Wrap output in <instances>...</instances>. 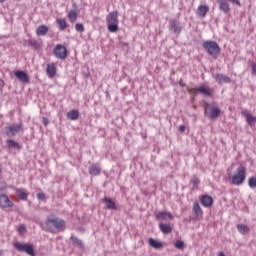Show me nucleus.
Returning <instances> with one entry per match:
<instances>
[{
    "mask_svg": "<svg viewBox=\"0 0 256 256\" xmlns=\"http://www.w3.org/2000/svg\"><path fill=\"white\" fill-rule=\"evenodd\" d=\"M46 229L49 233H55V229L58 231H65V220L57 218L55 215H50L45 221Z\"/></svg>",
    "mask_w": 256,
    "mask_h": 256,
    "instance_id": "nucleus-1",
    "label": "nucleus"
},
{
    "mask_svg": "<svg viewBox=\"0 0 256 256\" xmlns=\"http://www.w3.org/2000/svg\"><path fill=\"white\" fill-rule=\"evenodd\" d=\"M202 47L212 59H219L221 56V46L216 41L206 40L203 42Z\"/></svg>",
    "mask_w": 256,
    "mask_h": 256,
    "instance_id": "nucleus-2",
    "label": "nucleus"
},
{
    "mask_svg": "<svg viewBox=\"0 0 256 256\" xmlns=\"http://www.w3.org/2000/svg\"><path fill=\"white\" fill-rule=\"evenodd\" d=\"M204 115L210 121H216V119L221 117V108L219 106H212L210 103H204Z\"/></svg>",
    "mask_w": 256,
    "mask_h": 256,
    "instance_id": "nucleus-3",
    "label": "nucleus"
},
{
    "mask_svg": "<svg viewBox=\"0 0 256 256\" xmlns=\"http://www.w3.org/2000/svg\"><path fill=\"white\" fill-rule=\"evenodd\" d=\"M14 249L19 251V253H26L29 256H35V244L33 243H23L19 241H15L12 243Z\"/></svg>",
    "mask_w": 256,
    "mask_h": 256,
    "instance_id": "nucleus-4",
    "label": "nucleus"
},
{
    "mask_svg": "<svg viewBox=\"0 0 256 256\" xmlns=\"http://www.w3.org/2000/svg\"><path fill=\"white\" fill-rule=\"evenodd\" d=\"M188 93L193 95H203V97H213V88L209 85L202 83L200 86L195 88H187Z\"/></svg>",
    "mask_w": 256,
    "mask_h": 256,
    "instance_id": "nucleus-5",
    "label": "nucleus"
},
{
    "mask_svg": "<svg viewBox=\"0 0 256 256\" xmlns=\"http://www.w3.org/2000/svg\"><path fill=\"white\" fill-rule=\"evenodd\" d=\"M245 179H247V169L245 166L240 165L236 170V174L232 176V185H243Z\"/></svg>",
    "mask_w": 256,
    "mask_h": 256,
    "instance_id": "nucleus-6",
    "label": "nucleus"
},
{
    "mask_svg": "<svg viewBox=\"0 0 256 256\" xmlns=\"http://www.w3.org/2000/svg\"><path fill=\"white\" fill-rule=\"evenodd\" d=\"M21 129H23V125L12 124L10 126L2 128L1 133L6 137H15L16 135H18V133H21Z\"/></svg>",
    "mask_w": 256,
    "mask_h": 256,
    "instance_id": "nucleus-7",
    "label": "nucleus"
},
{
    "mask_svg": "<svg viewBox=\"0 0 256 256\" xmlns=\"http://www.w3.org/2000/svg\"><path fill=\"white\" fill-rule=\"evenodd\" d=\"M53 53L57 59H62L65 61L66 57H69V52L67 47L63 44H58L54 47Z\"/></svg>",
    "mask_w": 256,
    "mask_h": 256,
    "instance_id": "nucleus-8",
    "label": "nucleus"
},
{
    "mask_svg": "<svg viewBox=\"0 0 256 256\" xmlns=\"http://www.w3.org/2000/svg\"><path fill=\"white\" fill-rule=\"evenodd\" d=\"M168 29L171 33H174V35H181V31H183V27L181 26V23H179V20L177 19H170Z\"/></svg>",
    "mask_w": 256,
    "mask_h": 256,
    "instance_id": "nucleus-9",
    "label": "nucleus"
},
{
    "mask_svg": "<svg viewBox=\"0 0 256 256\" xmlns=\"http://www.w3.org/2000/svg\"><path fill=\"white\" fill-rule=\"evenodd\" d=\"M102 203L105 204L104 209L106 211H117V202H115V200H113V198L105 196L102 199Z\"/></svg>",
    "mask_w": 256,
    "mask_h": 256,
    "instance_id": "nucleus-10",
    "label": "nucleus"
},
{
    "mask_svg": "<svg viewBox=\"0 0 256 256\" xmlns=\"http://www.w3.org/2000/svg\"><path fill=\"white\" fill-rule=\"evenodd\" d=\"M200 203L202 207H206V209H209L213 207V203H215V201L213 200L211 195L203 194L200 196Z\"/></svg>",
    "mask_w": 256,
    "mask_h": 256,
    "instance_id": "nucleus-11",
    "label": "nucleus"
},
{
    "mask_svg": "<svg viewBox=\"0 0 256 256\" xmlns=\"http://www.w3.org/2000/svg\"><path fill=\"white\" fill-rule=\"evenodd\" d=\"M13 201L9 199L7 194H0V209H9L13 207Z\"/></svg>",
    "mask_w": 256,
    "mask_h": 256,
    "instance_id": "nucleus-12",
    "label": "nucleus"
},
{
    "mask_svg": "<svg viewBox=\"0 0 256 256\" xmlns=\"http://www.w3.org/2000/svg\"><path fill=\"white\" fill-rule=\"evenodd\" d=\"M155 219L156 221H173V219H175V216H173L171 212L160 211L155 214Z\"/></svg>",
    "mask_w": 256,
    "mask_h": 256,
    "instance_id": "nucleus-13",
    "label": "nucleus"
},
{
    "mask_svg": "<svg viewBox=\"0 0 256 256\" xmlns=\"http://www.w3.org/2000/svg\"><path fill=\"white\" fill-rule=\"evenodd\" d=\"M14 77H16V79H18L20 83L27 84L30 82L29 74H27V72H25L24 70L14 71Z\"/></svg>",
    "mask_w": 256,
    "mask_h": 256,
    "instance_id": "nucleus-14",
    "label": "nucleus"
},
{
    "mask_svg": "<svg viewBox=\"0 0 256 256\" xmlns=\"http://www.w3.org/2000/svg\"><path fill=\"white\" fill-rule=\"evenodd\" d=\"M213 79H215V82L219 83V85H223V83H231V78L225 74H213Z\"/></svg>",
    "mask_w": 256,
    "mask_h": 256,
    "instance_id": "nucleus-15",
    "label": "nucleus"
},
{
    "mask_svg": "<svg viewBox=\"0 0 256 256\" xmlns=\"http://www.w3.org/2000/svg\"><path fill=\"white\" fill-rule=\"evenodd\" d=\"M192 212L194 213V221H197L199 217H203V209H201L199 202H194Z\"/></svg>",
    "mask_w": 256,
    "mask_h": 256,
    "instance_id": "nucleus-16",
    "label": "nucleus"
},
{
    "mask_svg": "<svg viewBox=\"0 0 256 256\" xmlns=\"http://www.w3.org/2000/svg\"><path fill=\"white\" fill-rule=\"evenodd\" d=\"M242 115L243 117H245L246 122L248 125H250V127H252V125H255L256 116H253V114H250L247 110L242 111Z\"/></svg>",
    "mask_w": 256,
    "mask_h": 256,
    "instance_id": "nucleus-17",
    "label": "nucleus"
},
{
    "mask_svg": "<svg viewBox=\"0 0 256 256\" xmlns=\"http://www.w3.org/2000/svg\"><path fill=\"white\" fill-rule=\"evenodd\" d=\"M101 171V167H99L97 164H91L88 168L89 175H92L93 177L101 175Z\"/></svg>",
    "mask_w": 256,
    "mask_h": 256,
    "instance_id": "nucleus-18",
    "label": "nucleus"
},
{
    "mask_svg": "<svg viewBox=\"0 0 256 256\" xmlns=\"http://www.w3.org/2000/svg\"><path fill=\"white\" fill-rule=\"evenodd\" d=\"M159 229L164 235H169V233H173V226L171 224L161 222L159 223Z\"/></svg>",
    "mask_w": 256,
    "mask_h": 256,
    "instance_id": "nucleus-19",
    "label": "nucleus"
},
{
    "mask_svg": "<svg viewBox=\"0 0 256 256\" xmlns=\"http://www.w3.org/2000/svg\"><path fill=\"white\" fill-rule=\"evenodd\" d=\"M148 244L152 247V249L161 250L164 247L163 242H161L155 238H148Z\"/></svg>",
    "mask_w": 256,
    "mask_h": 256,
    "instance_id": "nucleus-20",
    "label": "nucleus"
},
{
    "mask_svg": "<svg viewBox=\"0 0 256 256\" xmlns=\"http://www.w3.org/2000/svg\"><path fill=\"white\" fill-rule=\"evenodd\" d=\"M7 149H17V151H21L23 147L19 142L13 140V139H7L6 140Z\"/></svg>",
    "mask_w": 256,
    "mask_h": 256,
    "instance_id": "nucleus-21",
    "label": "nucleus"
},
{
    "mask_svg": "<svg viewBox=\"0 0 256 256\" xmlns=\"http://www.w3.org/2000/svg\"><path fill=\"white\" fill-rule=\"evenodd\" d=\"M217 3L219 4V10L222 13H225V15H227V13H229V11H231V8L229 7V3H227V1L217 0Z\"/></svg>",
    "mask_w": 256,
    "mask_h": 256,
    "instance_id": "nucleus-22",
    "label": "nucleus"
},
{
    "mask_svg": "<svg viewBox=\"0 0 256 256\" xmlns=\"http://www.w3.org/2000/svg\"><path fill=\"white\" fill-rule=\"evenodd\" d=\"M119 12L113 11L106 16L107 23H119Z\"/></svg>",
    "mask_w": 256,
    "mask_h": 256,
    "instance_id": "nucleus-23",
    "label": "nucleus"
},
{
    "mask_svg": "<svg viewBox=\"0 0 256 256\" xmlns=\"http://www.w3.org/2000/svg\"><path fill=\"white\" fill-rule=\"evenodd\" d=\"M48 33H49V28L45 24L38 26L36 29V35L38 37H45V35H47Z\"/></svg>",
    "mask_w": 256,
    "mask_h": 256,
    "instance_id": "nucleus-24",
    "label": "nucleus"
},
{
    "mask_svg": "<svg viewBox=\"0 0 256 256\" xmlns=\"http://www.w3.org/2000/svg\"><path fill=\"white\" fill-rule=\"evenodd\" d=\"M46 73H47L48 77L53 79V77H55V75H57V66H55V64H47Z\"/></svg>",
    "mask_w": 256,
    "mask_h": 256,
    "instance_id": "nucleus-25",
    "label": "nucleus"
},
{
    "mask_svg": "<svg viewBox=\"0 0 256 256\" xmlns=\"http://www.w3.org/2000/svg\"><path fill=\"white\" fill-rule=\"evenodd\" d=\"M70 241H72V245L74 247H78L79 249H85V244H83V241L79 239L77 236H71Z\"/></svg>",
    "mask_w": 256,
    "mask_h": 256,
    "instance_id": "nucleus-26",
    "label": "nucleus"
},
{
    "mask_svg": "<svg viewBox=\"0 0 256 256\" xmlns=\"http://www.w3.org/2000/svg\"><path fill=\"white\" fill-rule=\"evenodd\" d=\"M207 13H209V6L201 4L197 9V15L207 17Z\"/></svg>",
    "mask_w": 256,
    "mask_h": 256,
    "instance_id": "nucleus-27",
    "label": "nucleus"
},
{
    "mask_svg": "<svg viewBox=\"0 0 256 256\" xmlns=\"http://www.w3.org/2000/svg\"><path fill=\"white\" fill-rule=\"evenodd\" d=\"M16 195L18 196V199H20V201H27L29 197V193L21 188H16Z\"/></svg>",
    "mask_w": 256,
    "mask_h": 256,
    "instance_id": "nucleus-28",
    "label": "nucleus"
},
{
    "mask_svg": "<svg viewBox=\"0 0 256 256\" xmlns=\"http://www.w3.org/2000/svg\"><path fill=\"white\" fill-rule=\"evenodd\" d=\"M67 119L70 121H77L79 119V110L72 109L66 114Z\"/></svg>",
    "mask_w": 256,
    "mask_h": 256,
    "instance_id": "nucleus-29",
    "label": "nucleus"
},
{
    "mask_svg": "<svg viewBox=\"0 0 256 256\" xmlns=\"http://www.w3.org/2000/svg\"><path fill=\"white\" fill-rule=\"evenodd\" d=\"M107 29L110 33L119 31V22H107Z\"/></svg>",
    "mask_w": 256,
    "mask_h": 256,
    "instance_id": "nucleus-30",
    "label": "nucleus"
},
{
    "mask_svg": "<svg viewBox=\"0 0 256 256\" xmlns=\"http://www.w3.org/2000/svg\"><path fill=\"white\" fill-rule=\"evenodd\" d=\"M56 23L60 29V31H65L67 29V20L65 18H58Z\"/></svg>",
    "mask_w": 256,
    "mask_h": 256,
    "instance_id": "nucleus-31",
    "label": "nucleus"
},
{
    "mask_svg": "<svg viewBox=\"0 0 256 256\" xmlns=\"http://www.w3.org/2000/svg\"><path fill=\"white\" fill-rule=\"evenodd\" d=\"M28 45L29 47H33V49H35V51H39V49H41V47H43L41 45V43H39L37 40L35 39H29L28 40Z\"/></svg>",
    "mask_w": 256,
    "mask_h": 256,
    "instance_id": "nucleus-32",
    "label": "nucleus"
},
{
    "mask_svg": "<svg viewBox=\"0 0 256 256\" xmlns=\"http://www.w3.org/2000/svg\"><path fill=\"white\" fill-rule=\"evenodd\" d=\"M237 229L241 233V235H245V233H249V231H250L249 226H247L245 224H238Z\"/></svg>",
    "mask_w": 256,
    "mask_h": 256,
    "instance_id": "nucleus-33",
    "label": "nucleus"
},
{
    "mask_svg": "<svg viewBox=\"0 0 256 256\" xmlns=\"http://www.w3.org/2000/svg\"><path fill=\"white\" fill-rule=\"evenodd\" d=\"M77 17H78L77 11H75V10L69 11L68 19H70L71 23H75V21H77Z\"/></svg>",
    "mask_w": 256,
    "mask_h": 256,
    "instance_id": "nucleus-34",
    "label": "nucleus"
},
{
    "mask_svg": "<svg viewBox=\"0 0 256 256\" xmlns=\"http://www.w3.org/2000/svg\"><path fill=\"white\" fill-rule=\"evenodd\" d=\"M190 185H193L196 187V189L201 185V180L197 176H193L192 179L190 180Z\"/></svg>",
    "mask_w": 256,
    "mask_h": 256,
    "instance_id": "nucleus-35",
    "label": "nucleus"
},
{
    "mask_svg": "<svg viewBox=\"0 0 256 256\" xmlns=\"http://www.w3.org/2000/svg\"><path fill=\"white\" fill-rule=\"evenodd\" d=\"M174 247L182 251V249H185V242L183 240H177L176 243H174Z\"/></svg>",
    "mask_w": 256,
    "mask_h": 256,
    "instance_id": "nucleus-36",
    "label": "nucleus"
},
{
    "mask_svg": "<svg viewBox=\"0 0 256 256\" xmlns=\"http://www.w3.org/2000/svg\"><path fill=\"white\" fill-rule=\"evenodd\" d=\"M248 185L250 189H255L256 188V177L252 176L248 179Z\"/></svg>",
    "mask_w": 256,
    "mask_h": 256,
    "instance_id": "nucleus-37",
    "label": "nucleus"
},
{
    "mask_svg": "<svg viewBox=\"0 0 256 256\" xmlns=\"http://www.w3.org/2000/svg\"><path fill=\"white\" fill-rule=\"evenodd\" d=\"M38 201H42L43 203H47V196H45V193L40 192L37 194Z\"/></svg>",
    "mask_w": 256,
    "mask_h": 256,
    "instance_id": "nucleus-38",
    "label": "nucleus"
},
{
    "mask_svg": "<svg viewBox=\"0 0 256 256\" xmlns=\"http://www.w3.org/2000/svg\"><path fill=\"white\" fill-rule=\"evenodd\" d=\"M75 29L76 31H78V33H83V31H85V26L83 25V23H76Z\"/></svg>",
    "mask_w": 256,
    "mask_h": 256,
    "instance_id": "nucleus-39",
    "label": "nucleus"
},
{
    "mask_svg": "<svg viewBox=\"0 0 256 256\" xmlns=\"http://www.w3.org/2000/svg\"><path fill=\"white\" fill-rule=\"evenodd\" d=\"M25 231H27V227L24 224H21L18 227V233H20V235H23V233H25Z\"/></svg>",
    "mask_w": 256,
    "mask_h": 256,
    "instance_id": "nucleus-40",
    "label": "nucleus"
},
{
    "mask_svg": "<svg viewBox=\"0 0 256 256\" xmlns=\"http://www.w3.org/2000/svg\"><path fill=\"white\" fill-rule=\"evenodd\" d=\"M250 67H251V75L256 76V62H251Z\"/></svg>",
    "mask_w": 256,
    "mask_h": 256,
    "instance_id": "nucleus-41",
    "label": "nucleus"
},
{
    "mask_svg": "<svg viewBox=\"0 0 256 256\" xmlns=\"http://www.w3.org/2000/svg\"><path fill=\"white\" fill-rule=\"evenodd\" d=\"M229 3H232L233 5H237L238 7H241V1L239 0H227Z\"/></svg>",
    "mask_w": 256,
    "mask_h": 256,
    "instance_id": "nucleus-42",
    "label": "nucleus"
},
{
    "mask_svg": "<svg viewBox=\"0 0 256 256\" xmlns=\"http://www.w3.org/2000/svg\"><path fill=\"white\" fill-rule=\"evenodd\" d=\"M185 129H187V126L182 124L179 126L178 131L179 133H185Z\"/></svg>",
    "mask_w": 256,
    "mask_h": 256,
    "instance_id": "nucleus-43",
    "label": "nucleus"
},
{
    "mask_svg": "<svg viewBox=\"0 0 256 256\" xmlns=\"http://www.w3.org/2000/svg\"><path fill=\"white\" fill-rule=\"evenodd\" d=\"M42 123H43V125H44L45 127H47V125H49V118L43 117V118H42Z\"/></svg>",
    "mask_w": 256,
    "mask_h": 256,
    "instance_id": "nucleus-44",
    "label": "nucleus"
},
{
    "mask_svg": "<svg viewBox=\"0 0 256 256\" xmlns=\"http://www.w3.org/2000/svg\"><path fill=\"white\" fill-rule=\"evenodd\" d=\"M3 87H5V81L0 79V92L3 91Z\"/></svg>",
    "mask_w": 256,
    "mask_h": 256,
    "instance_id": "nucleus-45",
    "label": "nucleus"
},
{
    "mask_svg": "<svg viewBox=\"0 0 256 256\" xmlns=\"http://www.w3.org/2000/svg\"><path fill=\"white\" fill-rule=\"evenodd\" d=\"M84 75L86 79H89V77H91V72L90 71L85 72Z\"/></svg>",
    "mask_w": 256,
    "mask_h": 256,
    "instance_id": "nucleus-46",
    "label": "nucleus"
},
{
    "mask_svg": "<svg viewBox=\"0 0 256 256\" xmlns=\"http://www.w3.org/2000/svg\"><path fill=\"white\" fill-rule=\"evenodd\" d=\"M179 85H180V87H185V84L183 83V79H180Z\"/></svg>",
    "mask_w": 256,
    "mask_h": 256,
    "instance_id": "nucleus-47",
    "label": "nucleus"
},
{
    "mask_svg": "<svg viewBox=\"0 0 256 256\" xmlns=\"http://www.w3.org/2000/svg\"><path fill=\"white\" fill-rule=\"evenodd\" d=\"M77 231H85V228L84 227H78Z\"/></svg>",
    "mask_w": 256,
    "mask_h": 256,
    "instance_id": "nucleus-48",
    "label": "nucleus"
},
{
    "mask_svg": "<svg viewBox=\"0 0 256 256\" xmlns=\"http://www.w3.org/2000/svg\"><path fill=\"white\" fill-rule=\"evenodd\" d=\"M218 256H225V253L224 252H220V253H218Z\"/></svg>",
    "mask_w": 256,
    "mask_h": 256,
    "instance_id": "nucleus-49",
    "label": "nucleus"
},
{
    "mask_svg": "<svg viewBox=\"0 0 256 256\" xmlns=\"http://www.w3.org/2000/svg\"><path fill=\"white\" fill-rule=\"evenodd\" d=\"M0 191H5V187H0Z\"/></svg>",
    "mask_w": 256,
    "mask_h": 256,
    "instance_id": "nucleus-50",
    "label": "nucleus"
},
{
    "mask_svg": "<svg viewBox=\"0 0 256 256\" xmlns=\"http://www.w3.org/2000/svg\"><path fill=\"white\" fill-rule=\"evenodd\" d=\"M0 3H5V0H0Z\"/></svg>",
    "mask_w": 256,
    "mask_h": 256,
    "instance_id": "nucleus-51",
    "label": "nucleus"
},
{
    "mask_svg": "<svg viewBox=\"0 0 256 256\" xmlns=\"http://www.w3.org/2000/svg\"><path fill=\"white\" fill-rule=\"evenodd\" d=\"M0 255H3V251L0 250Z\"/></svg>",
    "mask_w": 256,
    "mask_h": 256,
    "instance_id": "nucleus-52",
    "label": "nucleus"
},
{
    "mask_svg": "<svg viewBox=\"0 0 256 256\" xmlns=\"http://www.w3.org/2000/svg\"><path fill=\"white\" fill-rule=\"evenodd\" d=\"M0 173H1V168H0Z\"/></svg>",
    "mask_w": 256,
    "mask_h": 256,
    "instance_id": "nucleus-53",
    "label": "nucleus"
}]
</instances>
